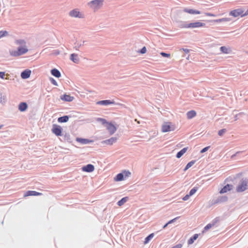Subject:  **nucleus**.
<instances>
[{
	"label": "nucleus",
	"mask_w": 248,
	"mask_h": 248,
	"mask_svg": "<svg viewBox=\"0 0 248 248\" xmlns=\"http://www.w3.org/2000/svg\"><path fill=\"white\" fill-rule=\"evenodd\" d=\"M16 45H19L16 50H10V54L13 57H17L26 54L29 51L26 46V42L23 39H18L15 41Z\"/></svg>",
	"instance_id": "f257e3e1"
},
{
	"label": "nucleus",
	"mask_w": 248,
	"mask_h": 248,
	"mask_svg": "<svg viewBox=\"0 0 248 248\" xmlns=\"http://www.w3.org/2000/svg\"><path fill=\"white\" fill-rule=\"evenodd\" d=\"M104 0H92L88 2L87 5L93 12L101 9L104 4Z\"/></svg>",
	"instance_id": "f03ea898"
},
{
	"label": "nucleus",
	"mask_w": 248,
	"mask_h": 248,
	"mask_svg": "<svg viewBox=\"0 0 248 248\" xmlns=\"http://www.w3.org/2000/svg\"><path fill=\"white\" fill-rule=\"evenodd\" d=\"M68 15L72 18L83 19L85 18L84 14L78 8H74L70 10Z\"/></svg>",
	"instance_id": "7ed1b4c3"
},
{
	"label": "nucleus",
	"mask_w": 248,
	"mask_h": 248,
	"mask_svg": "<svg viewBox=\"0 0 248 248\" xmlns=\"http://www.w3.org/2000/svg\"><path fill=\"white\" fill-rule=\"evenodd\" d=\"M175 129V125L170 122H164L161 126V131L163 133L172 131H174Z\"/></svg>",
	"instance_id": "20e7f679"
},
{
	"label": "nucleus",
	"mask_w": 248,
	"mask_h": 248,
	"mask_svg": "<svg viewBox=\"0 0 248 248\" xmlns=\"http://www.w3.org/2000/svg\"><path fill=\"white\" fill-rule=\"evenodd\" d=\"M248 189V179L245 178L242 180L241 183L236 188L237 192H242Z\"/></svg>",
	"instance_id": "39448f33"
},
{
	"label": "nucleus",
	"mask_w": 248,
	"mask_h": 248,
	"mask_svg": "<svg viewBox=\"0 0 248 248\" xmlns=\"http://www.w3.org/2000/svg\"><path fill=\"white\" fill-rule=\"evenodd\" d=\"M131 175V172L129 170H124L121 173H118L114 178L115 182L121 181L124 178L128 177Z\"/></svg>",
	"instance_id": "423d86ee"
},
{
	"label": "nucleus",
	"mask_w": 248,
	"mask_h": 248,
	"mask_svg": "<svg viewBox=\"0 0 248 248\" xmlns=\"http://www.w3.org/2000/svg\"><path fill=\"white\" fill-rule=\"evenodd\" d=\"M243 9L237 8L231 10L229 12V15L234 18H237L238 17H243L242 15Z\"/></svg>",
	"instance_id": "0eeeda50"
},
{
	"label": "nucleus",
	"mask_w": 248,
	"mask_h": 248,
	"mask_svg": "<svg viewBox=\"0 0 248 248\" xmlns=\"http://www.w3.org/2000/svg\"><path fill=\"white\" fill-rule=\"evenodd\" d=\"M205 26V23L201 22H196L191 23L184 26L185 28H198L202 27Z\"/></svg>",
	"instance_id": "6e6552de"
},
{
	"label": "nucleus",
	"mask_w": 248,
	"mask_h": 248,
	"mask_svg": "<svg viewBox=\"0 0 248 248\" xmlns=\"http://www.w3.org/2000/svg\"><path fill=\"white\" fill-rule=\"evenodd\" d=\"M62 127L57 124H53L52 126V132L57 136H62Z\"/></svg>",
	"instance_id": "1a4fd4ad"
},
{
	"label": "nucleus",
	"mask_w": 248,
	"mask_h": 248,
	"mask_svg": "<svg viewBox=\"0 0 248 248\" xmlns=\"http://www.w3.org/2000/svg\"><path fill=\"white\" fill-rule=\"evenodd\" d=\"M106 127L110 135L113 134L117 130V127L112 123L107 124V125Z\"/></svg>",
	"instance_id": "9d476101"
},
{
	"label": "nucleus",
	"mask_w": 248,
	"mask_h": 248,
	"mask_svg": "<svg viewBox=\"0 0 248 248\" xmlns=\"http://www.w3.org/2000/svg\"><path fill=\"white\" fill-rule=\"evenodd\" d=\"M233 186L231 184H227L224 186H223L219 191L220 194H224L228 192V191H231L232 189Z\"/></svg>",
	"instance_id": "9b49d317"
},
{
	"label": "nucleus",
	"mask_w": 248,
	"mask_h": 248,
	"mask_svg": "<svg viewBox=\"0 0 248 248\" xmlns=\"http://www.w3.org/2000/svg\"><path fill=\"white\" fill-rule=\"evenodd\" d=\"M94 170V167L92 164H88L82 168V170L86 172H92Z\"/></svg>",
	"instance_id": "f8f14e48"
},
{
	"label": "nucleus",
	"mask_w": 248,
	"mask_h": 248,
	"mask_svg": "<svg viewBox=\"0 0 248 248\" xmlns=\"http://www.w3.org/2000/svg\"><path fill=\"white\" fill-rule=\"evenodd\" d=\"M61 99L65 102H72L74 100V97L69 95L64 94L61 96Z\"/></svg>",
	"instance_id": "ddd939ff"
},
{
	"label": "nucleus",
	"mask_w": 248,
	"mask_h": 248,
	"mask_svg": "<svg viewBox=\"0 0 248 248\" xmlns=\"http://www.w3.org/2000/svg\"><path fill=\"white\" fill-rule=\"evenodd\" d=\"M31 74V70L29 69H26L23 71L21 74V77L23 79H27L29 78Z\"/></svg>",
	"instance_id": "4468645a"
},
{
	"label": "nucleus",
	"mask_w": 248,
	"mask_h": 248,
	"mask_svg": "<svg viewBox=\"0 0 248 248\" xmlns=\"http://www.w3.org/2000/svg\"><path fill=\"white\" fill-rule=\"evenodd\" d=\"M76 141L78 142H79L82 144H86L89 143H92L93 142V140H90L86 139L79 138H77L76 139Z\"/></svg>",
	"instance_id": "2eb2a0df"
},
{
	"label": "nucleus",
	"mask_w": 248,
	"mask_h": 248,
	"mask_svg": "<svg viewBox=\"0 0 248 248\" xmlns=\"http://www.w3.org/2000/svg\"><path fill=\"white\" fill-rule=\"evenodd\" d=\"M96 104L98 105L106 106V105H108L114 104V102L111 101L109 100H102V101H98L96 103Z\"/></svg>",
	"instance_id": "dca6fc26"
},
{
	"label": "nucleus",
	"mask_w": 248,
	"mask_h": 248,
	"mask_svg": "<svg viewBox=\"0 0 248 248\" xmlns=\"http://www.w3.org/2000/svg\"><path fill=\"white\" fill-rule=\"evenodd\" d=\"M41 193L36 192L35 191H28L24 195V197H28L30 196H39L41 195Z\"/></svg>",
	"instance_id": "f3484780"
},
{
	"label": "nucleus",
	"mask_w": 248,
	"mask_h": 248,
	"mask_svg": "<svg viewBox=\"0 0 248 248\" xmlns=\"http://www.w3.org/2000/svg\"><path fill=\"white\" fill-rule=\"evenodd\" d=\"M70 60L74 63H78L79 62V59L78 54L76 53L71 54L70 55Z\"/></svg>",
	"instance_id": "a211bd4d"
},
{
	"label": "nucleus",
	"mask_w": 248,
	"mask_h": 248,
	"mask_svg": "<svg viewBox=\"0 0 248 248\" xmlns=\"http://www.w3.org/2000/svg\"><path fill=\"white\" fill-rule=\"evenodd\" d=\"M117 140V138L115 137H112L109 139L105 140L103 142L107 145H112L113 143L115 142Z\"/></svg>",
	"instance_id": "6ab92c4d"
},
{
	"label": "nucleus",
	"mask_w": 248,
	"mask_h": 248,
	"mask_svg": "<svg viewBox=\"0 0 248 248\" xmlns=\"http://www.w3.org/2000/svg\"><path fill=\"white\" fill-rule=\"evenodd\" d=\"M220 50L222 53L225 54H229L231 51V49L230 47L225 46H221Z\"/></svg>",
	"instance_id": "aec40b11"
},
{
	"label": "nucleus",
	"mask_w": 248,
	"mask_h": 248,
	"mask_svg": "<svg viewBox=\"0 0 248 248\" xmlns=\"http://www.w3.org/2000/svg\"><path fill=\"white\" fill-rule=\"evenodd\" d=\"M184 11L186 13L192 15H199L201 14V12L200 11L195 10L192 9H186L184 10Z\"/></svg>",
	"instance_id": "412c9836"
},
{
	"label": "nucleus",
	"mask_w": 248,
	"mask_h": 248,
	"mask_svg": "<svg viewBox=\"0 0 248 248\" xmlns=\"http://www.w3.org/2000/svg\"><path fill=\"white\" fill-rule=\"evenodd\" d=\"M51 74L56 78H60L61 76L60 72L57 69L54 68L51 70Z\"/></svg>",
	"instance_id": "4be33fe9"
},
{
	"label": "nucleus",
	"mask_w": 248,
	"mask_h": 248,
	"mask_svg": "<svg viewBox=\"0 0 248 248\" xmlns=\"http://www.w3.org/2000/svg\"><path fill=\"white\" fill-rule=\"evenodd\" d=\"M196 115V112L195 110H190L187 112L186 116L188 119H191Z\"/></svg>",
	"instance_id": "5701e85b"
},
{
	"label": "nucleus",
	"mask_w": 248,
	"mask_h": 248,
	"mask_svg": "<svg viewBox=\"0 0 248 248\" xmlns=\"http://www.w3.org/2000/svg\"><path fill=\"white\" fill-rule=\"evenodd\" d=\"M188 147H185L180 151L176 155V157L178 158H180L187 150Z\"/></svg>",
	"instance_id": "b1692460"
},
{
	"label": "nucleus",
	"mask_w": 248,
	"mask_h": 248,
	"mask_svg": "<svg viewBox=\"0 0 248 248\" xmlns=\"http://www.w3.org/2000/svg\"><path fill=\"white\" fill-rule=\"evenodd\" d=\"M69 120V117L68 116H64L62 117H59L58 119V121L59 123H65L67 122Z\"/></svg>",
	"instance_id": "393cba45"
},
{
	"label": "nucleus",
	"mask_w": 248,
	"mask_h": 248,
	"mask_svg": "<svg viewBox=\"0 0 248 248\" xmlns=\"http://www.w3.org/2000/svg\"><path fill=\"white\" fill-rule=\"evenodd\" d=\"M27 108V105L26 103H21L19 105V110L20 111H25Z\"/></svg>",
	"instance_id": "a878e982"
},
{
	"label": "nucleus",
	"mask_w": 248,
	"mask_h": 248,
	"mask_svg": "<svg viewBox=\"0 0 248 248\" xmlns=\"http://www.w3.org/2000/svg\"><path fill=\"white\" fill-rule=\"evenodd\" d=\"M128 198L125 197L123 198L121 200L117 202V204L119 206H122L124 203H125L128 200Z\"/></svg>",
	"instance_id": "bb28decb"
},
{
	"label": "nucleus",
	"mask_w": 248,
	"mask_h": 248,
	"mask_svg": "<svg viewBox=\"0 0 248 248\" xmlns=\"http://www.w3.org/2000/svg\"><path fill=\"white\" fill-rule=\"evenodd\" d=\"M199 235L198 234H195L192 237H191L188 240V245H191L193 243L194 241L197 239V238L198 237Z\"/></svg>",
	"instance_id": "cd10ccee"
},
{
	"label": "nucleus",
	"mask_w": 248,
	"mask_h": 248,
	"mask_svg": "<svg viewBox=\"0 0 248 248\" xmlns=\"http://www.w3.org/2000/svg\"><path fill=\"white\" fill-rule=\"evenodd\" d=\"M230 21V18L228 17H224L220 18L216 20H214V21L216 23L221 22H228Z\"/></svg>",
	"instance_id": "c85d7f7f"
},
{
	"label": "nucleus",
	"mask_w": 248,
	"mask_h": 248,
	"mask_svg": "<svg viewBox=\"0 0 248 248\" xmlns=\"http://www.w3.org/2000/svg\"><path fill=\"white\" fill-rule=\"evenodd\" d=\"M215 222L213 223H209L207 224L204 228V230L202 231V232L203 233L205 232L208 230L209 229L212 228L213 226H214L215 225Z\"/></svg>",
	"instance_id": "c756f323"
},
{
	"label": "nucleus",
	"mask_w": 248,
	"mask_h": 248,
	"mask_svg": "<svg viewBox=\"0 0 248 248\" xmlns=\"http://www.w3.org/2000/svg\"><path fill=\"white\" fill-rule=\"evenodd\" d=\"M154 233H151L150 235H149L147 237H146L145 239L144 244H147L149 241L154 237Z\"/></svg>",
	"instance_id": "7c9ffc66"
},
{
	"label": "nucleus",
	"mask_w": 248,
	"mask_h": 248,
	"mask_svg": "<svg viewBox=\"0 0 248 248\" xmlns=\"http://www.w3.org/2000/svg\"><path fill=\"white\" fill-rule=\"evenodd\" d=\"M195 163V161H192L187 163L185 168L184 169V171H186L188 169L190 168Z\"/></svg>",
	"instance_id": "2f4dec72"
},
{
	"label": "nucleus",
	"mask_w": 248,
	"mask_h": 248,
	"mask_svg": "<svg viewBox=\"0 0 248 248\" xmlns=\"http://www.w3.org/2000/svg\"><path fill=\"white\" fill-rule=\"evenodd\" d=\"M147 52V48L145 46H143L141 49L138 50L137 52L141 54H144Z\"/></svg>",
	"instance_id": "473e14b6"
},
{
	"label": "nucleus",
	"mask_w": 248,
	"mask_h": 248,
	"mask_svg": "<svg viewBox=\"0 0 248 248\" xmlns=\"http://www.w3.org/2000/svg\"><path fill=\"white\" fill-rule=\"evenodd\" d=\"M98 121H100L102 122V123L105 125L106 126L107 125V124H109V122H108L105 119H102V118H99L98 119Z\"/></svg>",
	"instance_id": "72a5a7b5"
},
{
	"label": "nucleus",
	"mask_w": 248,
	"mask_h": 248,
	"mask_svg": "<svg viewBox=\"0 0 248 248\" xmlns=\"http://www.w3.org/2000/svg\"><path fill=\"white\" fill-rule=\"evenodd\" d=\"M8 34V33L7 31H0V38L1 37L6 36Z\"/></svg>",
	"instance_id": "f704fd0d"
},
{
	"label": "nucleus",
	"mask_w": 248,
	"mask_h": 248,
	"mask_svg": "<svg viewBox=\"0 0 248 248\" xmlns=\"http://www.w3.org/2000/svg\"><path fill=\"white\" fill-rule=\"evenodd\" d=\"M197 190V187H194L192 189L190 190L189 194L191 196H192Z\"/></svg>",
	"instance_id": "c9c22d12"
},
{
	"label": "nucleus",
	"mask_w": 248,
	"mask_h": 248,
	"mask_svg": "<svg viewBox=\"0 0 248 248\" xmlns=\"http://www.w3.org/2000/svg\"><path fill=\"white\" fill-rule=\"evenodd\" d=\"M160 55L162 57H166V58H169L170 57V53H166L163 52L160 53Z\"/></svg>",
	"instance_id": "e433bc0d"
},
{
	"label": "nucleus",
	"mask_w": 248,
	"mask_h": 248,
	"mask_svg": "<svg viewBox=\"0 0 248 248\" xmlns=\"http://www.w3.org/2000/svg\"><path fill=\"white\" fill-rule=\"evenodd\" d=\"M226 132V130L225 129H222L218 131V135L219 136H222L224 133Z\"/></svg>",
	"instance_id": "4c0bfd02"
},
{
	"label": "nucleus",
	"mask_w": 248,
	"mask_h": 248,
	"mask_svg": "<svg viewBox=\"0 0 248 248\" xmlns=\"http://www.w3.org/2000/svg\"><path fill=\"white\" fill-rule=\"evenodd\" d=\"M50 80L51 81V82H52V83L54 85H55V86H58V84H57V82H56V81L53 78H50Z\"/></svg>",
	"instance_id": "58836bf2"
},
{
	"label": "nucleus",
	"mask_w": 248,
	"mask_h": 248,
	"mask_svg": "<svg viewBox=\"0 0 248 248\" xmlns=\"http://www.w3.org/2000/svg\"><path fill=\"white\" fill-rule=\"evenodd\" d=\"M190 196H191L189 195V194H188L183 198V200L184 201H186L187 200Z\"/></svg>",
	"instance_id": "ea45409f"
},
{
	"label": "nucleus",
	"mask_w": 248,
	"mask_h": 248,
	"mask_svg": "<svg viewBox=\"0 0 248 248\" xmlns=\"http://www.w3.org/2000/svg\"><path fill=\"white\" fill-rule=\"evenodd\" d=\"M210 146H207L205 148H204L203 149H202L201 151V153H204L205 152H206V151L208 150V149L209 148Z\"/></svg>",
	"instance_id": "a19ab883"
},
{
	"label": "nucleus",
	"mask_w": 248,
	"mask_h": 248,
	"mask_svg": "<svg viewBox=\"0 0 248 248\" xmlns=\"http://www.w3.org/2000/svg\"><path fill=\"white\" fill-rule=\"evenodd\" d=\"M242 15H243V17H244V16L248 15V9L247 10V11L245 12H244V11L243 9Z\"/></svg>",
	"instance_id": "79ce46f5"
},
{
	"label": "nucleus",
	"mask_w": 248,
	"mask_h": 248,
	"mask_svg": "<svg viewBox=\"0 0 248 248\" xmlns=\"http://www.w3.org/2000/svg\"><path fill=\"white\" fill-rule=\"evenodd\" d=\"M5 76V72H0V78L1 79H4Z\"/></svg>",
	"instance_id": "37998d69"
},
{
	"label": "nucleus",
	"mask_w": 248,
	"mask_h": 248,
	"mask_svg": "<svg viewBox=\"0 0 248 248\" xmlns=\"http://www.w3.org/2000/svg\"><path fill=\"white\" fill-rule=\"evenodd\" d=\"M182 245L181 244H177V245L172 247L171 248H182Z\"/></svg>",
	"instance_id": "c03bdc74"
},
{
	"label": "nucleus",
	"mask_w": 248,
	"mask_h": 248,
	"mask_svg": "<svg viewBox=\"0 0 248 248\" xmlns=\"http://www.w3.org/2000/svg\"><path fill=\"white\" fill-rule=\"evenodd\" d=\"M178 218V217H175V218H173V219H171V220H170L169 221H168V223H169V224H170V223H172V222H174V221H175V220H176Z\"/></svg>",
	"instance_id": "a18cd8bd"
},
{
	"label": "nucleus",
	"mask_w": 248,
	"mask_h": 248,
	"mask_svg": "<svg viewBox=\"0 0 248 248\" xmlns=\"http://www.w3.org/2000/svg\"><path fill=\"white\" fill-rule=\"evenodd\" d=\"M205 15L207 16H212V17H215V15L214 14H211V13H205Z\"/></svg>",
	"instance_id": "49530a36"
},
{
	"label": "nucleus",
	"mask_w": 248,
	"mask_h": 248,
	"mask_svg": "<svg viewBox=\"0 0 248 248\" xmlns=\"http://www.w3.org/2000/svg\"><path fill=\"white\" fill-rule=\"evenodd\" d=\"M168 224H169L168 223V222H167L165 225H164V226L163 227V228H165L168 226Z\"/></svg>",
	"instance_id": "de8ad7c7"
},
{
	"label": "nucleus",
	"mask_w": 248,
	"mask_h": 248,
	"mask_svg": "<svg viewBox=\"0 0 248 248\" xmlns=\"http://www.w3.org/2000/svg\"><path fill=\"white\" fill-rule=\"evenodd\" d=\"M56 54H60V52L59 51H58L57 52H56Z\"/></svg>",
	"instance_id": "09e8293b"
},
{
	"label": "nucleus",
	"mask_w": 248,
	"mask_h": 248,
	"mask_svg": "<svg viewBox=\"0 0 248 248\" xmlns=\"http://www.w3.org/2000/svg\"><path fill=\"white\" fill-rule=\"evenodd\" d=\"M184 51H185L186 52H188L189 51H188V50H187V49L185 50Z\"/></svg>",
	"instance_id": "8fccbe9b"
},
{
	"label": "nucleus",
	"mask_w": 248,
	"mask_h": 248,
	"mask_svg": "<svg viewBox=\"0 0 248 248\" xmlns=\"http://www.w3.org/2000/svg\"><path fill=\"white\" fill-rule=\"evenodd\" d=\"M2 126H3V125H0V129L1 128H2Z\"/></svg>",
	"instance_id": "3c124183"
},
{
	"label": "nucleus",
	"mask_w": 248,
	"mask_h": 248,
	"mask_svg": "<svg viewBox=\"0 0 248 248\" xmlns=\"http://www.w3.org/2000/svg\"><path fill=\"white\" fill-rule=\"evenodd\" d=\"M236 117H237V116H235V121H236V120H237V118H236Z\"/></svg>",
	"instance_id": "603ef678"
}]
</instances>
